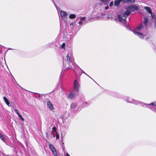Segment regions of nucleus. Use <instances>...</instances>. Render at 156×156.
<instances>
[{
  "mask_svg": "<svg viewBox=\"0 0 156 156\" xmlns=\"http://www.w3.org/2000/svg\"><path fill=\"white\" fill-rule=\"evenodd\" d=\"M127 101L130 103L135 104L136 105H140L143 107L147 106V108H149L151 110L156 113V102L152 103L150 104H146L145 103L135 100L131 98H129Z\"/></svg>",
  "mask_w": 156,
  "mask_h": 156,
  "instance_id": "1",
  "label": "nucleus"
},
{
  "mask_svg": "<svg viewBox=\"0 0 156 156\" xmlns=\"http://www.w3.org/2000/svg\"><path fill=\"white\" fill-rule=\"evenodd\" d=\"M73 58V54L72 51H69L66 57V61L65 63L64 62L63 66L65 70L69 69H72L73 66V64L72 61Z\"/></svg>",
  "mask_w": 156,
  "mask_h": 156,
  "instance_id": "2",
  "label": "nucleus"
},
{
  "mask_svg": "<svg viewBox=\"0 0 156 156\" xmlns=\"http://www.w3.org/2000/svg\"><path fill=\"white\" fill-rule=\"evenodd\" d=\"M126 11L124 12V14L119 15L118 16L119 21L122 22L124 24L126 23V21L125 20L126 18V16H129L131 12L134 11L132 5H130L126 8Z\"/></svg>",
  "mask_w": 156,
  "mask_h": 156,
  "instance_id": "3",
  "label": "nucleus"
},
{
  "mask_svg": "<svg viewBox=\"0 0 156 156\" xmlns=\"http://www.w3.org/2000/svg\"><path fill=\"white\" fill-rule=\"evenodd\" d=\"M146 27H144L142 23L140 24L137 27V30L139 32L136 30H132V31L137 36L141 39H143L144 35L143 32H144L146 29Z\"/></svg>",
  "mask_w": 156,
  "mask_h": 156,
  "instance_id": "4",
  "label": "nucleus"
},
{
  "mask_svg": "<svg viewBox=\"0 0 156 156\" xmlns=\"http://www.w3.org/2000/svg\"><path fill=\"white\" fill-rule=\"evenodd\" d=\"M74 89L76 91L78 92L79 90L80 84L78 80L76 79L74 80Z\"/></svg>",
  "mask_w": 156,
  "mask_h": 156,
  "instance_id": "5",
  "label": "nucleus"
},
{
  "mask_svg": "<svg viewBox=\"0 0 156 156\" xmlns=\"http://www.w3.org/2000/svg\"><path fill=\"white\" fill-rule=\"evenodd\" d=\"M49 147L50 150L51 151L54 156H58L56 150L54 146L53 145L50 144Z\"/></svg>",
  "mask_w": 156,
  "mask_h": 156,
  "instance_id": "6",
  "label": "nucleus"
},
{
  "mask_svg": "<svg viewBox=\"0 0 156 156\" xmlns=\"http://www.w3.org/2000/svg\"><path fill=\"white\" fill-rule=\"evenodd\" d=\"M62 20L65 21L67 20V14L66 12L63 11H61L60 12Z\"/></svg>",
  "mask_w": 156,
  "mask_h": 156,
  "instance_id": "7",
  "label": "nucleus"
},
{
  "mask_svg": "<svg viewBox=\"0 0 156 156\" xmlns=\"http://www.w3.org/2000/svg\"><path fill=\"white\" fill-rule=\"evenodd\" d=\"M47 105L48 107L49 108L50 110H53L54 109V107L53 106V105L50 101H47Z\"/></svg>",
  "mask_w": 156,
  "mask_h": 156,
  "instance_id": "8",
  "label": "nucleus"
},
{
  "mask_svg": "<svg viewBox=\"0 0 156 156\" xmlns=\"http://www.w3.org/2000/svg\"><path fill=\"white\" fill-rule=\"evenodd\" d=\"M144 9L147 11L148 12L151 14V16L152 18H154V15L153 14L151 10L150 7L147 6H145L144 7Z\"/></svg>",
  "mask_w": 156,
  "mask_h": 156,
  "instance_id": "9",
  "label": "nucleus"
},
{
  "mask_svg": "<svg viewBox=\"0 0 156 156\" xmlns=\"http://www.w3.org/2000/svg\"><path fill=\"white\" fill-rule=\"evenodd\" d=\"M99 1H101V2L98 3L100 5H102L103 4L104 5H107L109 3L110 0H99Z\"/></svg>",
  "mask_w": 156,
  "mask_h": 156,
  "instance_id": "10",
  "label": "nucleus"
},
{
  "mask_svg": "<svg viewBox=\"0 0 156 156\" xmlns=\"http://www.w3.org/2000/svg\"><path fill=\"white\" fill-rule=\"evenodd\" d=\"M85 18H86L85 17H82L80 19L81 20L79 22V24L80 25H82L83 23H85Z\"/></svg>",
  "mask_w": 156,
  "mask_h": 156,
  "instance_id": "11",
  "label": "nucleus"
},
{
  "mask_svg": "<svg viewBox=\"0 0 156 156\" xmlns=\"http://www.w3.org/2000/svg\"><path fill=\"white\" fill-rule=\"evenodd\" d=\"M121 2H123V0H115L114 1V5L115 6H118Z\"/></svg>",
  "mask_w": 156,
  "mask_h": 156,
  "instance_id": "12",
  "label": "nucleus"
},
{
  "mask_svg": "<svg viewBox=\"0 0 156 156\" xmlns=\"http://www.w3.org/2000/svg\"><path fill=\"white\" fill-rule=\"evenodd\" d=\"M77 106V104L76 103H73L70 105V108L71 109H74L76 108Z\"/></svg>",
  "mask_w": 156,
  "mask_h": 156,
  "instance_id": "13",
  "label": "nucleus"
},
{
  "mask_svg": "<svg viewBox=\"0 0 156 156\" xmlns=\"http://www.w3.org/2000/svg\"><path fill=\"white\" fill-rule=\"evenodd\" d=\"M3 99L4 100V101L6 103V105L9 106L10 107V103L9 102L7 98L5 97H4L3 98Z\"/></svg>",
  "mask_w": 156,
  "mask_h": 156,
  "instance_id": "14",
  "label": "nucleus"
},
{
  "mask_svg": "<svg viewBox=\"0 0 156 156\" xmlns=\"http://www.w3.org/2000/svg\"><path fill=\"white\" fill-rule=\"evenodd\" d=\"M135 2L134 0H123V3H133Z\"/></svg>",
  "mask_w": 156,
  "mask_h": 156,
  "instance_id": "15",
  "label": "nucleus"
},
{
  "mask_svg": "<svg viewBox=\"0 0 156 156\" xmlns=\"http://www.w3.org/2000/svg\"><path fill=\"white\" fill-rule=\"evenodd\" d=\"M148 19L146 18H144V25L146 27L147 24L148 22Z\"/></svg>",
  "mask_w": 156,
  "mask_h": 156,
  "instance_id": "16",
  "label": "nucleus"
},
{
  "mask_svg": "<svg viewBox=\"0 0 156 156\" xmlns=\"http://www.w3.org/2000/svg\"><path fill=\"white\" fill-rule=\"evenodd\" d=\"M0 138L4 142H5V138L4 137V136L2 135L0 133Z\"/></svg>",
  "mask_w": 156,
  "mask_h": 156,
  "instance_id": "17",
  "label": "nucleus"
},
{
  "mask_svg": "<svg viewBox=\"0 0 156 156\" xmlns=\"http://www.w3.org/2000/svg\"><path fill=\"white\" fill-rule=\"evenodd\" d=\"M68 97L70 98H73L74 97V94L73 93H71L69 94Z\"/></svg>",
  "mask_w": 156,
  "mask_h": 156,
  "instance_id": "18",
  "label": "nucleus"
},
{
  "mask_svg": "<svg viewBox=\"0 0 156 156\" xmlns=\"http://www.w3.org/2000/svg\"><path fill=\"white\" fill-rule=\"evenodd\" d=\"M76 17V16L74 14H70L69 16V17L70 19H74Z\"/></svg>",
  "mask_w": 156,
  "mask_h": 156,
  "instance_id": "19",
  "label": "nucleus"
},
{
  "mask_svg": "<svg viewBox=\"0 0 156 156\" xmlns=\"http://www.w3.org/2000/svg\"><path fill=\"white\" fill-rule=\"evenodd\" d=\"M132 6L133 9L134 10V11L135 10H138V8L136 6L132 5Z\"/></svg>",
  "mask_w": 156,
  "mask_h": 156,
  "instance_id": "20",
  "label": "nucleus"
},
{
  "mask_svg": "<svg viewBox=\"0 0 156 156\" xmlns=\"http://www.w3.org/2000/svg\"><path fill=\"white\" fill-rule=\"evenodd\" d=\"M82 107H86L87 106V102H84L82 105Z\"/></svg>",
  "mask_w": 156,
  "mask_h": 156,
  "instance_id": "21",
  "label": "nucleus"
},
{
  "mask_svg": "<svg viewBox=\"0 0 156 156\" xmlns=\"http://www.w3.org/2000/svg\"><path fill=\"white\" fill-rule=\"evenodd\" d=\"M18 116L20 117V119L22 121H23L24 120V119L22 117V116L20 115L19 114Z\"/></svg>",
  "mask_w": 156,
  "mask_h": 156,
  "instance_id": "22",
  "label": "nucleus"
},
{
  "mask_svg": "<svg viewBox=\"0 0 156 156\" xmlns=\"http://www.w3.org/2000/svg\"><path fill=\"white\" fill-rule=\"evenodd\" d=\"M52 129L53 130L54 132H55V133H57V131H56V128L55 127H53L52 128Z\"/></svg>",
  "mask_w": 156,
  "mask_h": 156,
  "instance_id": "23",
  "label": "nucleus"
},
{
  "mask_svg": "<svg viewBox=\"0 0 156 156\" xmlns=\"http://www.w3.org/2000/svg\"><path fill=\"white\" fill-rule=\"evenodd\" d=\"M14 111H15V113H16L18 115H19V114H19V112L18 111V110L17 109H15Z\"/></svg>",
  "mask_w": 156,
  "mask_h": 156,
  "instance_id": "24",
  "label": "nucleus"
},
{
  "mask_svg": "<svg viewBox=\"0 0 156 156\" xmlns=\"http://www.w3.org/2000/svg\"><path fill=\"white\" fill-rule=\"evenodd\" d=\"M65 45V43H63L61 46V48H64Z\"/></svg>",
  "mask_w": 156,
  "mask_h": 156,
  "instance_id": "25",
  "label": "nucleus"
},
{
  "mask_svg": "<svg viewBox=\"0 0 156 156\" xmlns=\"http://www.w3.org/2000/svg\"><path fill=\"white\" fill-rule=\"evenodd\" d=\"M113 5V2H110L109 4V6L111 7Z\"/></svg>",
  "mask_w": 156,
  "mask_h": 156,
  "instance_id": "26",
  "label": "nucleus"
},
{
  "mask_svg": "<svg viewBox=\"0 0 156 156\" xmlns=\"http://www.w3.org/2000/svg\"><path fill=\"white\" fill-rule=\"evenodd\" d=\"M56 133V138L57 139H58L59 138V135L57 133Z\"/></svg>",
  "mask_w": 156,
  "mask_h": 156,
  "instance_id": "27",
  "label": "nucleus"
},
{
  "mask_svg": "<svg viewBox=\"0 0 156 156\" xmlns=\"http://www.w3.org/2000/svg\"><path fill=\"white\" fill-rule=\"evenodd\" d=\"M80 69L82 70V73L85 74H86V75H87V76H88L91 79V78L83 70H82L80 68Z\"/></svg>",
  "mask_w": 156,
  "mask_h": 156,
  "instance_id": "28",
  "label": "nucleus"
},
{
  "mask_svg": "<svg viewBox=\"0 0 156 156\" xmlns=\"http://www.w3.org/2000/svg\"><path fill=\"white\" fill-rule=\"evenodd\" d=\"M109 9V7L108 6H107L105 7V10H108Z\"/></svg>",
  "mask_w": 156,
  "mask_h": 156,
  "instance_id": "29",
  "label": "nucleus"
},
{
  "mask_svg": "<svg viewBox=\"0 0 156 156\" xmlns=\"http://www.w3.org/2000/svg\"><path fill=\"white\" fill-rule=\"evenodd\" d=\"M155 27L156 28V17L154 19V23Z\"/></svg>",
  "mask_w": 156,
  "mask_h": 156,
  "instance_id": "30",
  "label": "nucleus"
},
{
  "mask_svg": "<svg viewBox=\"0 0 156 156\" xmlns=\"http://www.w3.org/2000/svg\"><path fill=\"white\" fill-rule=\"evenodd\" d=\"M74 26V23H72L70 24V26L71 27L72 26Z\"/></svg>",
  "mask_w": 156,
  "mask_h": 156,
  "instance_id": "31",
  "label": "nucleus"
},
{
  "mask_svg": "<svg viewBox=\"0 0 156 156\" xmlns=\"http://www.w3.org/2000/svg\"><path fill=\"white\" fill-rule=\"evenodd\" d=\"M46 137L47 138H48V133H46Z\"/></svg>",
  "mask_w": 156,
  "mask_h": 156,
  "instance_id": "32",
  "label": "nucleus"
},
{
  "mask_svg": "<svg viewBox=\"0 0 156 156\" xmlns=\"http://www.w3.org/2000/svg\"><path fill=\"white\" fill-rule=\"evenodd\" d=\"M66 156H70L69 155V154L68 153H67L66 154Z\"/></svg>",
  "mask_w": 156,
  "mask_h": 156,
  "instance_id": "33",
  "label": "nucleus"
},
{
  "mask_svg": "<svg viewBox=\"0 0 156 156\" xmlns=\"http://www.w3.org/2000/svg\"><path fill=\"white\" fill-rule=\"evenodd\" d=\"M9 50H12V48H9Z\"/></svg>",
  "mask_w": 156,
  "mask_h": 156,
  "instance_id": "34",
  "label": "nucleus"
},
{
  "mask_svg": "<svg viewBox=\"0 0 156 156\" xmlns=\"http://www.w3.org/2000/svg\"><path fill=\"white\" fill-rule=\"evenodd\" d=\"M18 85L19 86V87H21L20 86V85H19V84H18Z\"/></svg>",
  "mask_w": 156,
  "mask_h": 156,
  "instance_id": "35",
  "label": "nucleus"
}]
</instances>
